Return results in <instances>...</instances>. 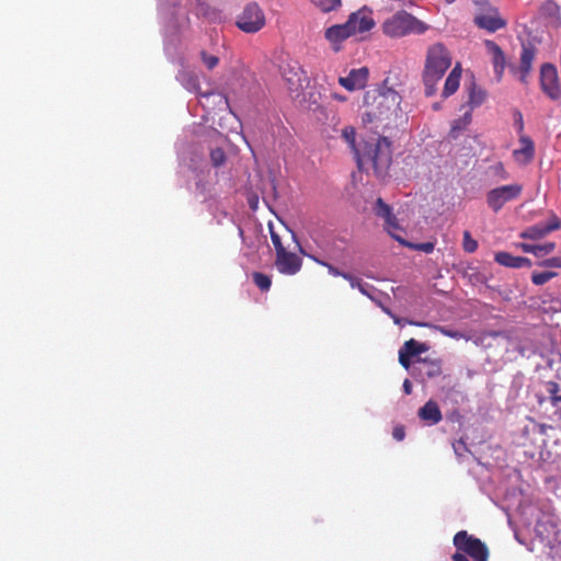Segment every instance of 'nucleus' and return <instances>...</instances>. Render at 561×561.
<instances>
[{"instance_id":"nucleus-19","label":"nucleus","mask_w":561,"mask_h":561,"mask_svg":"<svg viewBox=\"0 0 561 561\" xmlns=\"http://www.w3.org/2000/svg\"><path fill=\"white\" fill-rule=\"evenodd\" d=\"M284 79L287 82L288 90L298 92L302 89L304 71L299 66H289L283 71Z\"/></svg>"},{"instance_id":"nucleus-13","label":"nucleus","mask_w":561,"mask_h":561,"mask_svg":"<svg viewBox=\"0 0 561 561\" xmlns=\"http://www.w3.org/2000/svg\"><path fill=\"white\" fill-rule=\"evenodd\" d=\"M561 227V220L552 215L548 222H539L528 227L520 233V238L539 240L549 234L550 232L558 230Z\"/></svg>"},{"instance_id":"nucleus-52","label":"nucleus","mask_w":561,"mask_h":561,"mask_svg":"<svg viewBox=\"0 0 561 561\" xmlns=\"http://www.w3.org/2000/svg\"><path fill=\"white\" fill-rule=\"evenodd\" d=\"M333 98L340 102H345L346 101V96L344 95H340V94H333Z\"/></svg>"},{"instance_id":"nucleus-11","label":"nucleus","mask_w":561,"mask_h":561,"mask_svg":"<svg viewBox=\"0 0 561 561\" xmlns=\"http://www.w3.org/2000/svg\"><path fill=\"white\" fill-rule=\"evenodd\" d=\"M474 24L490 33H494L506 26V21L501 18L496 8L490 7L485 12L474 16Z\"/></svg>"},{"instance_id":"nucleus-51","label":"nucleus","mask_w":561,"mask_h":561,"mask_svg":"<svg viewBox=\"0 0 561 561\" xmlns=\"http://www.w3.org/2000/svg\"><path fill=\"white\" fill-rule=\"evenodd\" d=\"M368 285L367 284H363L360 283V286H357V288L359 289L360 293H363L364 295H368L367 290H366V287Z\"/></svg>"},{"instance_id":"nucleus-20","label":"nucleus","mask_w":561,"mask_h":561,"mask_svg":"<svg viewBox=\"0 0 561 561\" xmlns=\"http://www.w3.org/2000/svg\"><path fill=\"white\" fill-rule=\"evenodd\" d=\"M417 367H415L419 373L426 378H435L442 374V367L439 362L430 360L426 358L417 359Z\"/></svg>"},{"instance_id":"nucleus-45","label":"nucleus","mask_w":561,"mask_h":561,"mask_svg":"<svg viewBox=\"0 0 561 561\" xmlns=\"http://www.w3.org/2000/svg\"><path fill=\"white\" fill-rule=\"evenodd\" d=\"M519 249H522L525 253H533L535 255V244L529 243H519Z\"/></svg>"},{"instance_id":"nucleus-7","label":"nucleus","mask_w":561,"mask_h":561,"mask_svg":"<svg viewBox=\"0 0 561 561\" xmlns=\"http://www.w3.org/2000/svg\"><path fill=\"white\" fill-rule=\"evenodd\" d=\"M236 25L244 33H256L265 25V14L256 2H250L238 15Z\"/></svg>"},{"instance_id":"nucleus-53","label":"nucleus","mask_w":561,"mask_h":561,"mask_svg":"<svg viewBox=\"0 0 561 561\" xmlns=\"http://www.w3.org/2000/svg\"><path fill=\"white\" fill-rule=\"evenodd\" d=\"M495 168L497 171L504 172V165L502 162H499Z\"/></svg>"},{"instance_id":"nucleus-16","label":"nucleus","mask_w":561,"mask_h":561,"mask_svg":"<svg viewBox=\"0 0 561 561\" xmlns=\"http://www.w3.org/2000/svg\"><path fill=\"white\" fill-rule=\"evenodd\" d=\"M486 53L492 57V65L497 81H501L506 67V57L502 48L493 41L485 39Z\"/></svg>"},{"instance_id":"nucleus-32","label":"nucleus","mask_w":561,"mask_h":561,"mask_svg":"<svg viewBox=\"0 0 561 561\" xmlns=\"http://www.w3.org/2000/svg\"><path fill=\"white\" fill-rule=\"evenodd\" d=\"M322 12H330L341 7L342 0H311Z\"/></svg>"},{"instance_id":"nucleus-41","label":"nucleus","mask_w":561,"mask_h":561,"mask_svg":"<svg viewBox=\"0 0 561 561\" xmlns=\"http://www.w3.org/2000/svg\"><path fill=\"white\" fill-rule=\"evenodd\" d=\"M514 124L516 126L517 133L520 135H524V121L523 115L519 111H515L514 113Z\"/></svg>"},{"instance_id":"nucleus-37","label":"nucleus","mask_w":561,"mask_h":561,"mask_svg":"<svg viewBox=\"0 0 561 561\" xmlns=\"http://www.w3.org/2000/svg\"><path fill=\"white\" fill-rule=\"evenodd\" d=\"M343 138L346 140V142L352 147V149H355V141H356V131L354 127H345L342 131Z\"/></svg>"},{"instance_id":"nucleus-17","label":"nucleus","mask_w":561,"mask_h":561,"mask_svg":"<svg viewBox=\"0 0 561 561\" xmlns=\"http://www.w3.org/2000/svg\"><path fill=\"white\" fill-rule=\"evenodd\" d=\"M519 144L522 147L513 151L516 161L523 164H528L535 157V144L527 135L519 136Z\"/></svg>"},{"instance_id":"nucleus-29","label":"nucleus","mask_w":561,"mask_h":561,"mask_svg":"<svg viewBox=\"0 0 561 561\" xmlns=\"http://www.w3.org/2000/svg\"><path fill=\"white\" fill-rule=\"evenodd\" d=\"M301 252H302L306 256H308L309 259H311L313 262H316L317 264H319V265H322V266L327 267V268H328V272H329V274H330V275L335 276V277H337V276L343 277V275H346V273H345V272H342L341 270H339V268H337V267H335L334 265L330 264V263H329V262H327L325 260L321 259L320 256H318V255H316V254H308V253L304 252L302 250H301Z\"/></svg>"},{"instance_id":"nucleus-54","label":"nucleus","mask_w":561,"mask_h":561,"mask_svg":"<svg viewBox=\"0 0 561 561\" xmlns=\"http://www.w3.org/2000/svg\"><path fill=\"white\" fill-rule=\"evenodd\" d=\"M442 332H443L444 334L448 335V336H455V334H454V333H451V332H449V331H447V330H445V329H442Z\"/></svg>"},{"instance_id":"nucleus-24","label":"nucleus","mask_w":561,"mask_h":561,"mask_svg":"<svg viewBox=\"0 0 561 561\" xmlns=\"http://www.w3.org/2000/svg\"><path fill=\"white\" fill-rule=\"evenodd\" d=\"M324 256L329 260L339 261L342 259L344 249L340 248L335 240L330 239L324 241L323 245L320 247Z\"/></svg>"},{"instance_id":"nucleus-44","label":"nucleus","mask_w":561,"mask_h":561,"mask_svg":"<svg viewBox=\"0 0 561 561\" xmlns=\"http://www.w3.org/2000/svg\"><path fill=\"white\" fill-rule=\"evenodd\" d=\"M343 278L350 282L352 288H357V286H360L362 280L350 273L343 275Z\"/></svg>"},{"instance_id":"nucleus-14","label":"nucleus","mask_w":561,"mask_h":561,"mask_svg":"<svg viewBox=\"0 0 561 561\" xmlns=\"http://www.w3.org/2000/svg\"><path fill=\"white\" fill-rule=\"evenodd\" d=\"M275 265L279 273L295 275L300 271L302 261L296 253L282 250L276 254Z\"/></svg>"},{"instance_id":"nucleus-30","label":"nucleus","mask_w":561,"mask_h":561,"mask_svg":"<svg viewBox=\"0 0 561 561\" xmlns=\"http://www.w3.org/2000/svg\"><path fill=\"white\" fill-rule=\"evenodd\" d=\"M253 283L262 290L267 291L271 288L272 280L271 277L266 274H263L261 272H254L252 274Z\"/></svg>"},{"instance_id":"nucleus-46","label":"nucleus","mask_w":561,"mask_h":561,"mask_svg":"<svg viewBox=\"0 0 561 561\" xmlns=\"http://www.w3.org/2000/svg\"><path fill=\"white\" fill-rule=\"evenodd\" d=\"M551 404L556 408V413L561 416V396L552 398Z\"/></svg>"},{"instance_id":"nucleus-4","label":"nucleus","mask_w":561,"mask_h":561,"mask_svg":"<svg viewBox=\"0 0 561 561\" xmlns=\"http://www.w3.org/2000/svg\"><path fill=\"white\" fill-rule=\"evenodd\" d=\"M375 25L370 12L358 10L353 12L343 24H335L328 27L324 37L332 45L335 51L340 50V44L351 36L371 30Z\"/></svg>"},{"instance_id":"nucleus-28","label":"nucleus","mask_w":561,"mask_h":561,"mask_svg":"<svg viewBox=\"0 0 561 561\" xmlns=\"http://www.w3.org/2000/svg\"><path fill=\"white\" fill-rule=\"evenodd\" d=\"M494 260L502 266L518 268V256H514L508 252L495 253Z\"/></svg>"},{"instance_id":"nucleus-55","label":"nucleus","mask_w":561,"mask_h":561,"mask_svg":"<svg viewBox=\"0 0 561 561\" xmlns=\"http://www.w3.org/2000/svg\"><path fill=\"white\" fill-rule=\"evenodd\" d=\"M457 448H460V445H454V449L457 451Z\"/></svg>"},{"instance_id":"nucleus-40","label":"nucleus","mask_w":561,"mask_h":561,"mask_svg":"<svg viewBox=\"0 0 561 561\" xmlns=\"http://www.w3.org/2000/svg\"><path fill=\"white\" fill-rule=\"evenodd\" d=\"M547 391L550 396V402L552 401V398L560 397V386L556 381H549L547 382Z\"/></svg>"},{"instance_id":"nucleus-6","label":"nucleus","mask_w":561,"mask_h":561,"mask_svg":"<svg viewBox=\"0 0 561 561\" xmlns=\"http://www.w3.org/2000/svg\"><path fill=\"white\" fill-rule=\"evenodd\" d=\"M453 543L458 551L466 553L472 561H489L490 551L488 546L466 530L458 531L454 536Z\"/></svg>"},{"instance_id":"nucleus-48","label":"nucleus","mask_w":561,"mask_h":561,"mask_svg":"<svg viewBox=\"0 0 561 561\" xmlns=\"http://www.w3.org/2000/svg\"><path fill=\"white\" fill-rule=\"evenodd\" d=\"M531 261L528 259V257H525V256H518V268L520 267H530L531 266Z\"/></svg>"},{"instance_id":"nucleus-33","label":"nucleus","mask_w":561,"mask_h":561,"mask_svg":"<svg viewBox=\"0 0 561 561\" xmlns=\"http://www.w3.org/2000/svg\"><path fill=\"white\" fill-rule=\"evenodd\" d=\"M210 161L213 167L219 168L226 162V153L221 148H214L210 150Z\"/></svg>"},{"instance_id":"nucleus-22","label":"nucleus","mask_w":561,"mask_h":561,"mask_svg":"<svg viewBox=\"0 0 561 561\" xmlns=\"http://www.w3.org/2000/svg\"><path fill=\"white\" fill-rule=\"evenodd\" d=\"M461 77V67L459 64H457L454 69L450 71L448 77L446 78L444 90H443V96L448 98L451 94H454L458 88Z\"/></svg>"},{"instance_id":"nucleus-25","label":"nucleus","mask_w":561,"mask_h":561,"mask_svg":"<svg viewBox=\"0 0 561 561\" xmlns=\"http://www.w3.org/2000/svg\"><path fill=\"white\" fill-rule=\"evenodd\" d=\"M471 111H467L460 118L455 119L453 122L449 136L456 139L460 135V133H462L471 123Z\"/></svg>"},{"instance_id":"nucleus-38","label":"nucleus","mask_w":561,"mask_h":561,"mask_svg":"<svg viewBox=\"0 0 561 561\" xmlns=\"http://www.w3.org/2000/svg\"><path fill=\"white\" fill-rule=\"evenodd\" d=\"M539 265L543 266V267L560 268L561 267V255L546 259L542 262H540Z\"/></svg>"},{"instance_id":"nucleus-39","label":"nucleus","mask_w":561,"mask_h":561,"mask_svg":"<svg viewBox=\"0 0 561 561\" xmlns=\"http://www.w3.org/2000/svg\"><path fill=\"white\" fill-rule=\"evenodd\" d=\"M271 240L275 248L276 254L282 252V250H286L282 243L280 237L273 230H271Z\"/></svg>"},{"instance_id":"nucleus-15","label":"nucleus","mask_w":561,"mask_h":561,"mask_svg":"<svg viewBox=\"0 0 561 561\" xmlns=\"http://www.w3.org/2000/svg\"><path fill=\"white\" fill-rule=\"evenodd\" d=\"M376 216L385 220V228L387 232L392 237V233H399L400 226L396 216L392 214L391 207L383 202L382 198H377L374 207Z\"/></svg>"},{"instance_id":"nucleus-35","label":"nucleus","mask_w":561,"mask_h":561,"mask_svg":"<svg viewBox=\"0 0 561 561\" xmlns=\"http://www.w3.org/2000/svg\"><path fill=\"white\" fill-rule=\"evenodd\" d=\"M463 250L468 253H473L478 249V242L472 239L469 231L463 232Z\"/></svg>"},{"instance_id":"nucleus-27","label":"nucleus","mask_w":561,"mask_h":561,"mask_svg":"<svg viewBox=\"0 0 561 561\" xmlns=\"http://www.w3.org/2000/svg\"><path fill=\"white\" fill-rule=\"evenodd\" d=\"M392 238L397 240L399 243L414 250L422 251L424 253H431L434 250V243L432 242H423V243H411L404 240L399 233H392Z\"/></svg>"},{"instance_id":"nucleus-23","label":"nucleus","mask_w":561,"mask_h":561,"mask_svg":"<svg viewBox=\"0 0 561 561\" xmlns=\"http://www.w3.org/2000/svg\"><path fill=\"white\" fill-rule=\"evenodd\" d=\"M469 91V100L468 104L471 108L480 106L486 98L485 91L476 84L474 81L470 83V87L468 88Z\"/></svg>"},{"instance_id":"nucleus-2","label":"nucleus","mask_w":561,"mask_h":561,"mask_svg":"<svg viewBox=\"0 0 561 561\" xmlns=\"http://www.w3.org/2000/svg\"><path fill=\"white\" fill-rule=\"evenodd\" d=\"M359 169H373L378 179L388 175L392 162L391 144L386 137H379L375 142H366L363 153L356 151Z\"/></svg>"},{"instance_id":"nucleus-50","label":"nucleus","mask_w":561,"mask_h":561,"mask_svg":"<svg viewBox=\"0 0 561 561\" xmlns=\"http://www.w3.org/2000/svg\"><path fill=\"white\" fill-rule=\"evenodd\" d=\"M204 98H209V96H217L219 98V101L225 103L226 105H228V101L227 99H225L222 95L220 94H215V93H208V94H203Z\"/></svg>"},{"instance_id":"nucleus-57","label":"nucleus","mask_w":561,"mask_h":561,"mask_svg":"<svg viewBox=\"0 0 561 561\" xmlns=\"http://www.w3.org/2000/svg\"><path fill=\"white\" fill-rule=\"evenodd\" d=\"M448 3H453L455 0H446Z\"/></svg>"},{"instance_id":"nucleus-12","label":"nucleus","mask_w":561,"mask_h":561,"mask_svg":"<svg viewBox=\"0 0 561 561\" xmlns=\"http://www.w3.org/2000/svg\"><path fill=\"white\" fill-rule=\"evenodd\" d=\"M369 79V70L367 67L352 69L347 76L339 78V84L345 90L353 92L362 90L367 85Z\"/></svg>"},{"instance_id":"nucleus-42","label":"nucleus","mask_w":561,"mask_h":561,"mask_svg":"<svg viewBox=\"0 0 561 561\" xmlns=\"http://www.w3.org/2000/svg\"><path fill=\"white\" fill-rule=\"evenodd\" d=\"M411 356L407 355L401 350L399 351V363L401 366H403L405 369H408L411 365Z\"/></svg>"},{"instance_id":"nucleus-9","label":"nucleus","mask_w":561,"mask_h":561,"mask_svg":"<svg viewBox=\"0 0 561 561\" xmlns=\"http://www.w3.org/2000/svg\"><path fill=\"white\" fill-rule=\"evenodd\" d=\"M540 88L552 101L561 99V87L557 68L551 64H543L540 69Z\"/></svg>"},{"instance_id":"nucleus-49","label":"nucleus","mask_w":561,"mask_h":561,"mask_svg":"<svg viewBox=\"0 0 561 561\" xmlns=\"http://www.w3.org/2000/svg\"><path fill=\"white\" fill-rule=\"evenodd\" d=\"M403 391L405 394H411L412 393V383L410 382L409 379H405L404 382H403Z\"/></svg>"},{"instance_id":"nucleus-10","label":"nucleus","mask_w":561,"mask_h":561,"mask_svg":"<svg viewBox=\"0 0 561 561\" xmlns=\"http://www.w3.org/2000/svg\"><path fill=\"white\" fill-rule=\"evenodd\" d=\"M537 54V48L530 42L522 44L520 60L517 68L513 67L512 71L519 75V80L524 83H528V76L533 69V62Z\"/></svg>"},{"instance_id":"nucleus-36","label":"nucleus","mask_w":561,"mask_h":561,"mask_svg":"<svg viewBox=\"0 0 561 561\" xmlns=\"http://www.w3.org/2000/svg\"><path fill=\"white\" fill-rule=\"evenodd\" d=\"M201 58H202V61L204 62V65L209 70L214 69L219 62V58L217 56L209 55L205 50L201 51Z\"/></svg>"},{"instance_id":"nucleus-1","label":"nucleus","mask_w":561,"mask_h":561,"mask_svg":"<svg viewBox=\"0 0 561 561\" xmlns=\"http://www.w3.org/2000/svg\"><path fill=\"white\" fill-rule=\"evenodd\" d=\"M401 95L389 85V78H386L380 85L365 93L363 122L389 125L401 112Z\"/></svg>"},{"instance_id":"nucleus-43","label":"nucleus","mask_w":561,"mask_h":561,"mask_svg":"<svg viewBox=\"0 0 561 561\" xmlns=\"http://www.w3.org/2000/svg\"><path fill=\"white\" fill-rule=\"evenodd\" d=\"M392 436L394 439L397 440H402L405 436V431H404V427L401 426V425H398L393 428V432H392Z\"/></svg>"},{"instance_id":"nucleus-18","label":"nucleus","mask_w":561,"mask_h":561,"mask_svg":"<svg viewBox=\"0 0 561 561\" xmlns=\"http://www.w3.org/2000/svg\"><path fill=\"white\" fill-rule=\"evenodd\" d=\"M419 417L428 425L438 424L442 419V411L434 400H428L422 408L417 411Z\"/></svg>"},{"instance_id":"nucleus-31","label":"nucleus","mask_w":561,"mask_h":561,"mask_svg":"<svg viewBox=\"0 0 561 561\" xmlns=\"http://www.w3.org/2000/svg\"><path fill=\"white\" fill-rule=\"evenodd\" d=\"M557 275L558 273L552 271L533 272L531 282L537 286H541L554 278Z\"/></svg>"},{"instance_id":"nucleus-8","label":"nucleus","mask_w":561,"mask_h":561,"mask_svg":"<svg viewBox=\"0 0 561 561\" xmlns=\"http://www.w3.org/2000/svg\"><path fill=\"white\" fill-rule=\"evenodd\" d=\"M522 192L523 186L520 184L503 185L488 192L486 203L494 213H497L506 203L518 198Z\"/></svg>"},{"instance_id":"nucleus-34","label":"nucleus","mask_w":561,"mask_h":561,"mask_svg":"<svg viewBox=\"0 0 561 561\" xmlns=\"http://www.w3.org/2000/svg\"><path fill=\"white\" fill-rule=\"evenodd\" d=\"M556 244L554 242H547L545 244H536L535 247V256L542 257L547 254H550L554 251Z\"/></svg>"},{"instance_id":"nucleus-5","label":"nucleus","mask_w":561,"mask_h":561,"mask_svg":"<svg viewBox=\"0 0 561 561\" xmlns=\"http://www.w3.org/2000/svg\"><path fill=\"white\" fill-rule=\"evenodd\" d=\"M427 28V24L407 11H398L382 24L383 33L392 38H399L410 34H423Z\"/></svg>"},{"instance_id":"nucleus-21","label":"nucleus","mask_w":561,"mask_h":561,"mask_svg":"<svg viewBox=\"0 0 561 561\" xmlns=\"http://www.w3.org/2000/svg\"><path fill=\"white\" fill-rule=\"evenodd\" d=\"M176 80L188 91L197 92L199 90V80L193 70H180L176 75Z\"/></svg>"},{"instance_id":"nucleus-56","label":"nucleus","mask_w":561,"mask_h":561,"mask_svg":"<svg viewBox=\"0 0 561 561\" xmlns=\"http://www.w3.org/2000/svg\"><path fill=\"white\" fill-rule=\"evenodd\" d=\"M457 448H460V445H454V449L457 451Z\"/></svg>"},{"instance_id":"nucleus-47","label":"nucleus","mask_w":561,"mask_h":561,"mask_svg":"<svg viewBox=\"0 0 561 561\" xmlns=\"http://www.w3.org/2000/svg\"><path fill=\"white\" fill-rule=\"evenodd\" d=\"M453 561H469L466 553L458 551L451 556Z\"/></svg>"},{"instance_id":"nucleus-3","label":"nucleus","mask_w":561,"mask_h":561,"mask_svg":"<svg viewBox=\"0 0 561 561\" xmlns=\"http://www.w3.org/2000/svg\"><path fill=\"white\" fill-rule=\"evenodd\" d=\"M450 65V54L442 43L433 44L427 48L424 70L422 73L426 96H433L436 93V84L443 78Z\"/></svg>"},{"instance_id":"nucleus-26","label":"nucleus","mask_w":561,"mask_h":561,"mask_svg":"<svg viewBox=\"0 0 561 561\" xmlns=\"http://www.w3.org/2000/svg\"><path fill=\"white\" fill-rule=\"evenodd\" d=\"M400 350L404 352L407 355L413 357L426 352L428 347L423 343H419L414 339H410L403 344V346Z\"/></svg>"}]
</instances>
